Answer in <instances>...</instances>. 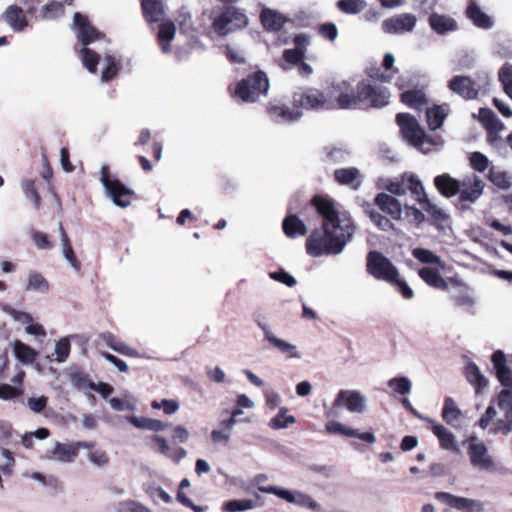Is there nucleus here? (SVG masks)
I'll return each mask as SVG.
<instances>
[{
  "mask_svg": "<svg viewBox=\"0 0 512 512\" xmlns=\"http://www.w3.org/2000/svg\"><path fill=\"white\" fill-rule=\"evenodd\" d=\"M50 289L47 279L39 272H30L25 290L46 293Z\"/></svg>",
  "mask_w": 512,
  "mask_h": 512,
  "instance_id": "44",
  "label": "nucleus"
},
{
  "mask_svg": "<svg viewBox=\"0 0 512 512\" xmlns=\"http://www.w3.org/2000/svg\"><path fill=\"white\" fill-rule=\"evenodd\" d=\"M247 16L233 6H227L213 20L212 26L218 35L225 36L234 29L243 28L247 25Z\"/></svg>",
  "mask_w": 512,
  "mask_h": 512,
  "instance_id": "7",
  "label": "nucleus"
},
{
  "mask_svg": "<svg viewBox=\"0 0 512 512\" xmlns=\"http://www.w3.org/2000/svg\"><path fill=\"white\" fill-rule=\"evenodd\" d=\"M484 186V182L476 175L464 178L458 193L459 201L474 203L483 194Z\"/></svg>",
  "mask_w": 512,
  "mask_h": 512,
  "instance_id": "16",
  "label": "nucleus"
},
{
  "mask_svg": "<svg viewBox=\"0 0 512 512\" xmlns=\"http://www.w3.org/2000/svg\"><path fill=\"white\" fill-rule=\"evenodd\" d=\"M27 13L24 9L16 4L9 5L1 18L9 25V27L15 32L24 31L29 24Z\"/></svg>",
  "mask_w": 512,
  "mask_h": 512,
  "instance_id": "19",
  "label": "nucleus"
},
{
  "mask_svg": "<svg viewBox=\"0 0 512 512\" xmlns=\"http://www.w3.org/2000/svg\"><path fill=\"white\" fill-rule=\"evenodd\" d=\"M258 325L261 327L264 333V339L268 341L273 348L277 349L280 353L289 358L300 357L295 345L277 338L266 325H260L259 323Z\"/></svg>",
  "mask_w": 512,
  "mask_h": 512,
  "instance_id": "24",
  "label": "nucleus"
},
{
  "mask_svg": "<svg viewBox=\"0 0 512 512\" xmlns=\"http://www.w3.org/2000/svg\"><path fill=\"white\" fill-rule=\"evenodd\" d=\"M423 200L424 202L420 205L422 206L423 210L430 216L431 224L438 229H443L449 220L448 214H446L441 208L432 203L429 198H424Z\"/></svg>",
  "mask_w": 512,
  "mask_h": 512,
  "instance_id": "35",
  "label": "nucleus"
},
{
  "mask_svg": "<svg viewBox=\"0 0 512 512\" xmlns=\"http://www.w3.org/2000/svg\"><path fill=\"white\" fill-rule=\"evenodd\" d=\"M497 406L506 418H512V388L502 389L497 396Z\"/></svg>",
  "mask_w": 512,
  "mask_h": 512,
  "instance_id": "52",
  "label": "nucleus"
},
{
  "mask_svg": "<svg viewBox=\"0 0 512 512\" xmlns=\"http://www.w3.org/2000/svg\"><path fill=\"white\" fill-rule=\"evenodd\" d=\"M301 206L299 197H293L289 201L287 214L282 221V230L288 238L305 236L308 232L305 223L297 215V212H302Z\"/></svg>",
  "mask_w": 512,
  "mask_h": 512,
  "instance_id": "8",
  "label": "nucleus"
},
{
  "mask_svg": "<svg viewBox=\"0 0 512 512\" xmlns=\"http://www.w3.org/2000/svg\"><path fill=\"white\" fill-rule=\"evenodd\" d=\"M259 18L263 28L270 32H279L289 21L282 13L269 8H263Z\"/></svg>",
  "mask_w": 512,
  "mask_h": 512,
  "instance_id": "23",
  "label": "nucleus"
},
{
  "mask_svg": "<svg viewBox=\"0 0 512 512\" xmlns=\"http://www.w3.org/2000/svg\"><path fill=\"white\" fill-rule=\"evenodd\" d=\"M336 6L345 14H357L364 9L366 3L364 0H338Z\"/></svg>",
  "mask_w": 512,
  "mask_h": 512,
  "instance_id": "55",
  "label": "nucleus"
},
{
  "mask_svg": "<svg viewBox=\"0 0 512 512\" xmlns=\"http://www.w3.org/2000/svg\"><path fill=\"white\" fill-rule=\"evenodd\" d=\"M428 22L431 29L440 35L455 31L458 28L455 19L448 15L431 13Z\"/></svg>",
  "mask_w": 512,
  "mask_h": 512,
  "instance_id": "27",
  "label": "nucleus"
},
{
  "mask_svg": "<svg viewBox=\"0 0 512 512\" xmlns=\"http://www.w3.org/2000/svg\"><path fill=\"white\" fill-rule=\"evenodd\" d=\"M258 491L275 494L289 503L310 509L314 512H323L321 505L318 502H316L310 495L299 491H290L276 486L265 487L260 485H258Z\"/></svg>",
  "mask_w": 512,
  "mask_h": 512,
  "instance_id": "10",
  "label": "nucleus"
},
{
  "mask_svg": "<svg viewBox=\"0 0 512 512\" xmlns=\"http://www.w3.org/2000/svg\"><path fill=\"white\" fill-rule=\"evenodd\" d=\"M395 121L400 128L403 139L409 144L420 146L426 141L427 135L413 115L398 113L396 114Z\"/></svg>",
  "mask_w": 512,
  "mask_h": 512,
  "instance_id": "9",
  "label": "nucleus"
},
{
  "mask_svg": "<svg viewBox=\"0 0 512 512\" xmlns=\"http://www.w3.org/2000/svg\"><path fill=\"white\" fill-rule=\"evenodd\" d=\"M467 453L471 464L480 469H489L493 466L491 457L487 454V447L483 442L478 441L476 436H470Z\"/></svg>",
  "mask_w": 512,
  "mask_h": 512,
  "instance_id": "13",
  "label": "nucleus"
},
{
  "mask_svg": "<svg viewBox=\"0 0 512 512\" xmlns=\"http://www.w3.org/2000/svg\"><path fill=\"white\" fill-rule=\"evenodd\" d=\"M374 205H376L382 212L391 217L392 220H400L402 216V205L398 199L392 195L384 192L378 193L374 198V204L364 202L362 207L365 214L369 217L371 222L382 231H390L395 229L393 222L378 212Z\"/></svg>",
  "mask_w": 512,
  "mask_h": 512,
  "instance_id": "4",
  "label": "nucleus"
},
{
  "mask_svg": "<svg viewBox=\"0 0 512 512\" xmlns=\"http://www.w3.org/2000/svg\"><path fill=\"white\" fill-rule=\"evenodd\" d=\"M104 37V34L98 31L94 26L90 25L88 28L79 33V39L84 46H87L95 40Z\"/></svg>",
  "mask_w": 512,
  "mask_h": 512,
  "instance_id": "63",
  "label": "nucleus"
},
{
  "mask_svg": "<svg viewBox=\"0 0 512 512\" xmlns=\"http://www.w3.org/2000/svg\"><path fill=\"white\" fill-rule=\"evenodd\" d=\"M388 386L394 392L400 395L409 394L411 391V382L407 377H395L388 381Z\"/></svg>",
  "mask_w": 512,
  "mask_h": 512,
  "instance_id": "58",
  "label": "nucleus"
},
{
  "mask_svg": "<svg viewBox=\"0 0 512 512\" xmlns=\"http://www.w3.org/2000/svg\"><path fill=\"white\" fill-rule=\"evenodd\" d=\"M470 166L477 172H484L489 166L488 158L481 152H473L469 157Z\"/></svg>",
  "mask_w": 512,
  "mask_h": 512,
  "instance_id": "60",
  "label": "nucleus"
},
{
  "mask_svg": "<svg viewBox=\"0 0 512 512\" xmlns=\"http://www.w3.org/2000/svg\"><path fill=\"white\" fill-rule=\"evenodd\" d=\"M398 71V69H394L393 73L386 71L383 72L380 67L372 66L366 69L365 73L370 79L374 81H378L381 83H389L394 78L395 74L398 73Z\"/></svg>",
  "mask_w": 512,
  "mask_h": 512,
  "instance_id": "57",
  "label": "nucleus"
},
{
  "mask_svg": "<svg viewBox=\"0 0 512 512\" xmlns=\"http://www.w3.org/2000/svg\"><path fill=\"white\" fill-rule=\"evenodd\" d=\"M21 187L26 198L30 199L35 208L39 210L41 208L42 200L36 189L35 181L32 179H24L21 183Z\"/></svg>",
  "mask_w": 512,
  "mask_h": 512,
  "instance_id": "53",
  "label": "nucleus"
},
{
  "mask_svg": "<svg viewBox=\"0 0 512 512\" xmlns=\"http://www.w3.org/2000/svg\"><path fill=\"white\" fill-rule=\"evenodd\" d=\"M433 434L438 438L440 447L445 450L458 451L455 436L442 424L433 421L431 424Z\"/></svg>",
  "mask_w": 512,
  "mask_h": 512,
  "instance_id": "31",
  "label": "nucleus"
},
{
  "mask_svg": "<svg viewBox=\"0 0 512 512\" xmlns=\"http://www.w3.org/2000/svg\"><path fill=\"white\" fill-rule=\"evenodd\" d=\"M65 12L64 6L61 2L50 1L42 8V14L44 18H56L63 15Z\"/></svg>",
  "mask_w": 512,
  "mask_h": 512,
  "instance_id": "62",
  "label": "nucleus"
},
{
  "mask_svg": "<svg viewBox=\"0 0 512 512\" xmlns=\"http://www.w3.org/2000/svg\"><path fill=\"white\" fill-rule=\"evenodd\" d=\"M488 179L493 185L503 190L512 186L510 175L505 171L495 169V167L490 168Z\"/></svg>",
  "mask_w": 512,
  "mask_h": 512,
  "instance_id": "47",
  "label": "nucleus"
},
{
  "mask_svg": "<svg viewBox=\"0 0 512 512\" xmlns=\"http://www.w3.org/2000/svg\"><path fill=\"white\" fill-rule=\"evenodd\" d=\"M434 497L447 504L448 506L455 508L459 511H466L471 509L474 506H478L479 504L472 499L454 496L448 492H436Z\"/></svg>",
  "mask_w": 512,
  "mask_h": 512,
  "instance_id": "28",
  "label": "nucleus"
},
{
  "mask_svg": "<svg viewBox=\"0 0 512 512\" xmlns=\"http://www.w3.org/2000/svg\"><path fill=\"white\" fill-rule=\"evenodd\" d=\"M339 106L341 110L350 109H380L389 104L390 91L388 88L362 80L354 92L350 82L340 81L338 86Z\"/></svg>",
  "mask_w": 512,
  "mask_h": 512,
  "instance_id": "2",
  "label": "nucleus"
},
{
  "mask_svg": "<svg viewBox=\"0 0 512 512\" xmlns=\"http://www.w3.org/2000/svg\"><path fill=\"white\" fill-rule=\"evenodd\" d=\"M254 502L251 499H233L223 503V512H243L254 508Z\"/></svg>",
  "mask_w": 512,
  "mask_h": 512,
  "instance_id": "51",
  "label": "nucleus"
},
{
  "mask_svg": "<svg viewBox=\"0 0 512 512\" xmlns=\"http://www.w3.org/2000/svg\"><path fill=\"white\" fill-rule=\"evenodd\" d=\"M461 410L457 407V404L451 397H446L442 408L441 416L443 420L453 425L455 421H458L461 416Z\"/></svg>",
  "mask_w": 512,
  "mask_h": 512,
  "instance_id": "45",
  "label": "nucleus"
},
{
  "mask_svg": "<svg viewBox=\"0 0 512 512\" xmlns=\"http://www.w3.org/2000/svg\"><path fill=\"white\" fill-rule=\"evenodd\" d=\"M334 406H345L350 412L362 413L365 410V398L356 390H340Z\"/></svg>",
  "mask_w": 512,
  "mask_h": 512,
  "instance_id": "15",
  "label": "nucleus"
},
{
  "mask_svg": "<svg viewBox=\"0 0 512 512\" xmlns=\"http://www.w3.org/2000/svg\"><path fill=\"white\" fill-rule=\"evenodd\" d=\"M94 447L95 442L77 441L69 444L56 442L51 451V458L60 462L70 463L76 459L80 449H91Z\"/></svg>",
  "mask_w": 512,
  "mask_h": 512,
  "instance_id": "11",
  "label": "nucleus"
},
{
  "mask_svg": "<svg viewBox=\"0 0 512 512\" xmlns=\"http://www.w3.org/2000/svg\"><path fill=\"white\" fill-rule=\"evenodd\" d=\"M366 269L375 279L387 283L395 281V277L399 276V271L395 265L381 252L376 250L368 253Z\"/></svg>",
  "mask_w": 512,
  "mask_h": 512,
  "instance_id": "5",
  "label": "nucleus"
},
{
  "mask_svg": "<svg viewBox=\"0 0 512 512\" xmlns=\"http://www.w3.org/2000/svg\"><path fill=\"white\" fill-rule=\"evenodd\" d=\"M130 422L137 428L148 429L152 431H163L167 424L161 420L146 417H130Z\"/></svg>",
  "mask_w": 512,
  "mask_h": 512,
  "instance_id": "49",
  "label": "nucleus"
},
{
  "mask_svg": "<svg viewBox=\"0 0 512 512\" xmlns=\"http://www.w3.org/2000/svg\"><path fill=\"white\" fill-rule=\"evenodd\" d=\"M465 377L467 381L474 387L476 394H481L488 386V379L481 373L479 367L470 362L465 367Z\"/></svg>",
  "mask_w": 512,
  "mask_h": 512,
  "instance_id": "30",
  "label": "nucleus"
},
{
  "mask_svg": "<svg viewBox=\"0 0 512 512\" xmlns=\"http://www.w3.org/2000/svg\"><path fill=\"white\" fill-rule=\"evenodd\" d=\"M83 63L90 73H96L97 65L99 63V55L90 48L84 47L82 49Z\"/></svg>",
  "mask_w": 512,
  "mask_h": 512,
  "instance_id": "59",
  "label": "nucleus"
},
{
  "mask_svg": "<svg viewBox=\"0 0 512 512\" xmlns=\"http://www.w3.org/2000/svg\"><path fill=\"white\" fill-rule=\"evenodd\" d=\"M434 185L438 192L446 198L457 195L461 188V182L447 173L436 176Z\"/></svg>",
  "mask_w": 512,
  "mask_h": 512,
  "instance_id": "25",
  "label": "nucleus"
},
{
  "mask_svg": "<svg viewBox=\"0 0 512 512\" xmlns=\"http://www.w3.org/2000/svg\"><path fill=\"white\" fill-rule=\"evenodd\" d=\"M333 178L337 184L347 186L352 190H358L363 182V176L356 167L336 169Z\"/></svg>",
  "mask_w": 512,
  "mask_h": 512,
  "instance_id": "20",
  "label": "nucleus"
},
{
  "mask_svg": "<svg viewBox=\"0 0 512 512\" xmlns=\"http://www.w3.org/2000/svg\"><path fill=\"white\" fill-rule=\"evenodd\" d=\"M349 152L341 147L326 146L323 148L321 162L327 165L343 163L347 160Z\"/></svg>",
  "mask_w": 512,
  "mask_h": 512,
  "instance_id": "38",
  "label": "nucleus"
},
{
  "mask_svg": "<svg viewBox=\"0 0 512 512\" xmlns=\"http://www.w3.org/2000/svg\"><path fill=\"white\" fill-rule=\"evenodd\" d=\"M318 34L330 42H333L338 37V29L334 23L326 22L319 25Z\"/></svg>",
  "mask_w": 512,
  "mask_h": 512,
  "instance_id": "64",
  "label": "nucleus"
},
{
  "mask_svg": "<svg viewBox=\"0 0 512 512\" xmlns=\"http://www.w3.org/2000/svg\"><path fill=\"white\" fill-rule=\"evenodd\" d=\"M325 429L329 434H340L346 437H357L369 444L376 441L375 435L372 432H359L357 429L346 427L338 421H328Z\"/></svg>",
  "mask_w": 512,
  "mask_h": 512,
  "instance_id": "21",
  "label": "nucleus"
},
{
  "mask_svg": "<svg viewBox=\"0 0 512 512\" xmlns=\"http://www.w3.org/2000/svg\"><path fill=\"white\" fill-rule=\"evenodd\" d=\"M417 22L415 15L403 13L383 21L382 28L388 34H402L411 32Z\"/></svg>",
  "mask_w": 512,
  "mask_h": 512,
  "instance_id": "14",
  "label": "nucleus"
},
{
  "mask_svg": "<svg viewBox=\"0 0 512 512\" xmlns=\"http://www.w3.org/2000/svg\"><path fill=\"white\" fill-rule=\"evenodd\" d=\"M419 277L429 286L447 291L448 283L435 268L424 267L418 271Z\"/></svg>",
  "mask_w": 512,
  "mask_h": 512,
  "instance_id": "34",
  "label": "nucleus"
},
{
  "mask_svg": "<svg viewBox=\"0 0 512 512\" xmlns=\"http://www.w3.org/2000/svg\"><path fill=\"white\" fill-rule=\"evenodd\" d=\"M100 181L119 207H127L132 202L134 192L117 179H113L108 165H103L100 171Z\"/></svg>",
  "mask_w": 512,
  "mask_h": 512,
  "instance_id": "6",
  "label": "nucleus"
},
{
  "mask_svg": "<svg viewBox=\"0 0 512 512\" xmlns=\"http://www.w3.org/2000/svg\"><path fill=\"white\" fill-rule=\"evenodd\" d=\"M143 17L149 24L156 23L164 16L162 0H141Z\"/></svg>",
  "mask_w": 512,
  "mask_h": 512,
  "instance_id": "29",
  "label": "nucleus"
},
{
  "mask_svg": "<svg viewBox=\"0 0 512 512\" xmlns=\"http://www.w3.org/2000/svg\"><path fill=\"white\" fill-rule=\"evenodd\" d=\"M310 205L322 218V229H315L306 239L305 247L308 255L319 257L322 255H336L342 252L350 240L354 227L339 217V211L332 198L324 195H314Z\"/></svg>",
  "mask_w": 512,
  "mask_h": 512,
  "instance_id": "1",
  "label": "nucleus"
},
{
  "mask_svg": "<svg viewBox=\"0 0 512 512\" xmlns=\"http://www.w3.org/2000/svg\"><path fill=\"white\" fill-rule=\"evenodd\" d=\"M100 338L114 351L126 355L135 356L137 354L134 348H131L126 343L117 339V337L111 332H104L100 334Z\"/></svg>",
  "mask_w": 512,
  "mask_h": 512,
  "instance_id": "39",
  "label": "nucleus"
},
{
  "mask_svg": "<svg viewBox=\"0 0 512 512\" xmlns=\"http://www.w3.org/2000/svg\"><path fill=\"white\" fill-rule=\"evenodd\" d=\"M287 412L288 409L286 407H281L278 413L270 419L269 427L273 430H279L296 423V418L293 415H287Z\"/></svg>",
  "mask_w": 512,
  "mask_h": 512,
  "instance_id": "46",
  "label": "nucleus"
},
{
  "mask_svg": "<svg viewBox=\"0 0 512 512\" xmlns=\"http://www.w3.org/2000/svg\"><path fill=\"white\" fill-rule=\"evenodd\" d=\"M491 361L495 376L499 383L506 388H512V369L507 365L506 355L502 350H496L492 356Z\"/></svg>",
  "mask_w": 512,
  "mask_h": 512,
  "instance_id": "17",
  "label": "nucleus"
},
{
  "mask_svg": "<svg viewBox=\"0 0 512 512\" xmlns=\"http://www.w3.org/2000/svg\"><path fill=\"white\" fill-rule=\"evenodd\" d=\"M412 255L414 258L424 264H434L437 266L442 264L441 258L439 256L425 248H414L412 250Z\"/></svg>",
  "mask_w": 512,
  "mask_h": 512,
  "instance_id": "54",
  "label": "nucleus"
},
{
  "mask_svg": "<svg viewBox=\"0 0 512 512\" xmlns=\"http://www.w3.org/2000/svg\"><path fill=\"white\" fill-rule=\"evenodd\" d=\"M59 231L61 236V241L63 245V254L66 260L70 263V265L77 271L81 269V262L76 257L71 241L66 233L64 226L62 223H59Z\"/></svg>",
  "mask_w": 512,
  "mask_h": 512,
  "instance_id": "40",
  "label": "nucleus"
},
{
  "mask_svg": "<svg viewBox=\"0 0 512 512\" xmlns=\"http://www.w3.org/2000/svg\"><path fill=\"white\" fill-rule=\"evenodd\" d=\"M256 93V72L251 73L247 76V78H244L240 80L233 92H231L232 96L236 98L239 101L242 102H254L255 101V95Z\"/></svg>",
  "mask_w": 512,
  "mask_h": 512,
  "instance_id": "22",
  "label": "nucleus"
},
{
  "mask_svg": "<svg viewBox=\"0 0 512 512\" xmlns=\"http://www.w3.org/2000/svg\"><path fill=\"white\" fill-rule=\"evenodd\" d=\"M465 13L467 18L478 28L490 29L493 26L491 17L481 10L475 0L469 2Z\"/></svg>",
  "mask_w": 512,
  "mask_h": 512,
  "instance_id": "26",
  "label": "nucleus"
},
{
  "mask_svg": "<svg viewBox=\"0 0 512 512\" xmlns=\"http://www.w3.org/2000/svg\"><path fill=\"white\" fill-rule=\"evenodd\" d=\"M450 299L457 307L471 308L475 304V300L466 286H460L459 289L450 296Z\"/></svg>",
  "mask_w": 512,
  "mask_h": 512,
  "instance_id": "50",
  "label": "nucleus"
},
{
  "mask_svg": "<svg viewBox=\"0 0 512 512\" xmlns=\"http://www.w3.org/2000/svg\"><path fill=\"white\" fill-rule=\"evenodd\" d=\"M253 402L244 394L238 395L236 401V408L231 412V416L228 420L223 421L226 428H230L234 423L242 422L245 419L242 418V408H252Z\"/></svg>",
  "mask_w": 512,
  "mask_h": 512,
  "instance_id": "41",
  "label": "nucleus"
},
{
  "mask_svg": "<svg viewBox=\"0 0 512 512\" xmlns=\"http://www.w3.org/2000/svg\"><path fill=\"white\" fill-rule=\"evenodd\" d=\"M190 487L188 478H184L179 483L176 500L185 507L190 508L194 512H205L207 507L194 504L190 498L185 494L184 489Z\"/></svg>",
  "mask_w": 512,
  "mask_h": 512,
  "instance_id": "43",
  "label": "nucleus"
},
{
  "mask_svg": "<svg viewBox=\"0 0 512 512\" xmlns=\"http://www.w3.org/2000/svg\"><path fill=\"white\" fill-rule=\"evenodd\" d=\"M409 190L413 195H415L416 200L419 204L424 202V198H428L425 189L422 185V182L419 178L413 174L406 175V190Z\"/></svg>",
  "mask_w": 512,
  "mask_h": 512,
  "instance_id": "48",
  "label": "nucleus"
},
{
  "mask_svg": "<svg viewBox=\"0 0 512 512\" xmlns=\"http://www.w3.org/2000/svg\"><path fill=\"white\" fill-rule=\"evenodd\" d=\"M31 238L35 246L40 250H50L53 248V243L50 241L46 233L37 230H32Z\"/></svg>",
  "mask_w": 512,
  "mask_h": 512,
  "instance_id": "61",
  "label": "nucleus"
},
{
  "mask_svg": "<svg viewBox=\"0 0 512 512\" xmlns=\"http://www.w3.org/2000/svg\"><path fill=\"white\" fill-rule=\"evenodd\" d=\"M479 120L489 133H498L504 129V124L490 108L479 109Z\"/></svg>",
  "mask_w": 512,
  "mask_h": 512,
  "instance_id": "37",
  "label": "nucleus"
},
{
  "mask_svg": "<svg viewBox=\"0 0 512 512\" xmlns=\"http://www.w3.org/2000/svg\"><path fill=\"white\" fill-rule=\"evenodd\" d=\"M338 86L340 81H334L329 84L324 91L317 88H300L292 94L291 103L302 113V110H337L339 106Z\"/></svg>",
  "mask_w": 512,
  "mask_h": 512,
  "instance_id": "3",
  "label": "nucleus"
},
{
  "mask_svg": "<svg viewBox=\"0 0 512 512\" xmlns=\"http://www.w3.org/2000/svg\"><path fill=\"white\" fill-rule=\"evenodd\" d=\"M400 101L415 110H421L428 104L426 94L420 89H411L402 92L400 94Z\"/></svg>",
  "mask_w": 512,
  "mask_h": 512,
  "instance_id": "36",
  "label": "nucleus"
},
{
  "mask_svg": "<svg viewBox=\"0 0 512 512\" xmlns=\"http://www.w3.org/2000/svg\"><path fill=\"white\" fill-rule=\"evenodd\" d=\"M105 63L106 66L102 71L101 79L104 82H108L117 76L120 65L119 62L111 55L105 56Z\"/></svg>",
  "mask_w": 512,
  "mask_h": 512,
  "instance_id": "56",
  "label": "nucleus"
},
{
  "mask_svg": "<svg viewBox=\"0 0 512 512\" xmlns=\"http://www.w3.org/2000/svg\"><path fill=\"white\" fill-rule=\"evenodd\" d=\"M13 351L16 359L23 364H31L37 358V352L29 345L16 340L13 344Z\"/></svg>",
  "mask_w": 512,
  "mask_h": 512,
  "instance_id": "42",
  "label": "nucleus"
},
{
  "mask_svg": "<svg viewBox=\"0 0 512 512\" xmlns=\"http://www.w3.org/2000/svg\"><path fill=\"white\" fill-rule=\"evenodd\" d=\"M268 117L275 122H295L299 120L303 113H299L292 105L288 107L279 100L269 101L265 107Z\"/></svg>",
  "mask_w": 512,
  "mask_h": 512,
  "instance_id": "12",
  "label": "nucleus"
},
{
  "mask_svg": "<svg viewBox=\"0 0 512 512\" xmlns=\"http://www.w3.org/2000/svg\"><path fill=\"white\" fill-rule=\"evenodd\" d=\"M448 109L449 105L444 103L441 105H433L426 110V119L430 130L435 131L441 128L447 117Z\"/></svg>",
  "mask_w": 512,
  "mask_h": 512,
  "instance_id": "32",
  "label": "nucleus"
},
{
  "mask_svg": "<svg viewBox=\"0 0 512 512\" xmlns=\"http://www.w3.org/2000/svg\"><path fill=\"white\" fill-rule=\"evenodd\" d=\"M448 88L466 100L475 99L478 96L476 83L468 76H454L449 81Z\"/></svg>",
  "mask_w": 512,
  "mask_h": 512,
  "instance_id": "18",
  "label": "nucleus"
},
{
  "mask_svg": "<svg viewBox=\"0 0 512 512\" xmlns=\"http://www.w3.org/2000/svg\"><path fill=\"white\" fill-rule=\"evenodd\" d=\"M175 34L176 26L172 21L168 20L159 25L157 40L163 53L171 51L170 43L174 39Z\"/></svg>",
  "mask_w": 512,
  "mask_h": 512,
  "instance_id": "33",
  "label": "nucleus"
}]
</instances>
